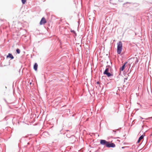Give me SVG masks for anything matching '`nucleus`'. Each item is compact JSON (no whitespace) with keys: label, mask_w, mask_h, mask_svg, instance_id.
Instances as JSON below:
<instances>
[{"label":"nucleus","mask_w":152,"mask_h":152,"mask_svg":"<svg viewBox=\"0 0 152 152\" xmlns=\"http://www.w3.org/2000/svg\"><path fill=\"white\" fill-rule=\"evenodd\" d=\"M122 43L121 41H119L117 43V53L118 54H121L122 50Z\"/></svg>","instance_id":"f257e3e1"},{"label":"nucleus","mask_w":152,"mask_h":152,"mask_svg":"<svg viewBox=\"0 0 152 152\" xmlns=\"http://www.w3.org/2000/svg\"><path fill=\"white\" fill-rule=\"evenodd\" d=\"M106 146L108 148H114L115 147V145L114 143H110L108 142L106 145Z\"/></svg>","instance_id":"f03ea898"},{"label":"nucleus","mask_w":152,"mask_h":152,"mask_svg":"<svg viewBox=\"0 0 152 152\" xmlns=\"http://www.w3.org/2000/svg\"><path fill=\"white\" fill-rule=\"evenodd\" d=\"M46 22L45 19L44 18H42L40 21L39 24L40 25L45 24Z\"/></svg>","instance_id":"7ed1b4c3"},{"label":"nucleus","mask_w":152,"mask_h":152,"mask_svg":"<svg viewBox=\"0 0 152 152\" xmlns=\"http://www.w3.org/2000/svg\"><path fill=\"white\" fill-rule=\"evenodd\" d=\"M107 142H108L105 140H100V143L102 145H105L106 146V145L107 144Z\"/></svg>","instance_id":"20e7f679"},{"label":"nucleus","mask_w":152,"mask_h":152,"mask_svg":"<svg viewBox=\"0 0 152 152\" xmlns=\"http://www.w3.org/2000/svg\"><path fill=\"white\" fill-rule=\"evenodd\" d=\"M7 58L10 57L11 59H13L14 58L13 56L12 55L11 53H9L8 55L7 56Z\"/></svg>","instance_id":"39448f33"},{"label":"nucleus","mask_w":152,"mask_h":152,"mask_svg":"<svg viewBox=\"0 0 152 152\" xmlns=\"http://www.w3.org/2000/svg\"><path fill=\"white\" fill-rule=\"evenodd\" d=\"M145 135H142L139 138V139L138 140L137 142H139L140 141L144 138Z\"/></svg>","instance_id":"423d86ee"},{"label":"nucleus","mask_w":152,"mask_h":152,"mask_svg":"<svg viewBox=\"0 0 152 152\" xmlns=\"http://www.w3.org/2000/svg\"><path fill=\"white\" fill-rule=\"evenodd\" d=\"M127 63V62H126L120 68V71H123L124 69L125 64Z\"/></svg>","instance_id":"0eeeda50"},{"label":"nucleus","mask_w":152,"mask_h":152,"mask_svg":"<svg viewBox=\"0 0 152 152\" xmlns=\"http://www.w3.org/2000/svg\"><path fill=\"white\" fill-rule=\"evenodd\" d=\"M38 67V65L37 63H35L34 66V69L36 71L37 70Z\"/></svg>","instance_id":"6e6552de"},{"label":"nucleus","mask_w":152,"mask_h":152,"mask_svg":"<svg viewBox=\"0 0 152 152\" xmlns=\"http://www.w3.org/2000/svg\"><path fill=\"white\" fill-rule=\"evenodd\" d=\"M109 70V68H106V69H105L104 72V74H105L109 72H108Z\"/></svg>","instance_id":"1a4fd4ad"},{"label":"nucleus","mask_w":152,"mask_h":152,"mask_svg":"<svg viewBox=\"0 0 152 152\" xmlns=\"http://www.w3.org/2000/svg\"><path fill=\"white\" fill-rule=\"evenodd\" d=\"M104 75H106L108 77H110V76H111L112 75L110 73L108 72L107 73L105 74Z\"/></svg>","instance_id":"9d476101"},{"label":"nucleus","mask_w":152,"mask_h":152,"mask_svg":"<svg viewBox=\"0 0 152 152\" xmlns=\"http://www.w3.org/2000/svg\"><path fill=\"white\" fill-rule=\"evenodd\" d=\"M119 130L118 129H117L116 130H113V133L114 134H116V131H119Z\"/></svg>","instance_id":"9b49d317"},{"label":"nucleus","mask_w":152,"mask_h":152,"mask_svg":"<svg viewBox=\"0 0 152 152\" xmlns=\"http://www.w3.org/2000/svg\"><path fill=\"white\" fill-rule=\"evenodd\" d=\"M16 52L18 54H19L20 53V50L19 49H16Z\"/></svg>","instance_id":"f8f14e48"},{"label":"nucleus","mask_w":152,"mask_h":152,"mask_svg":"<svg viewBox=\"0 0 152 152\" xmlns=\"http://www.w3.org/2000/svg\"><path fill=\"white\" fill-rule=\"evenodd\" d=\"M23 4H25L26 2V0H21Z\"/></svg>","instance_id":"ddd939ff"},{"label":"nucleus","mask_w":152,"mask_h":152,"mask_svg":"<svg viewBox=\"0 0 152 152\" xmlns=\"http://www.w3.org/2000/svg\"><path fill=\"white\" fill-rule=\"evenodd\" d=\"M71 32H73L74 33H75V31H74V30H73V31H71Z\"/></svg>","instance_id":"4468645a"},{"label":"nucleus","mask_w":152,"mask_h":152,"mask_svg":"<svg viewBox=\"0 0 152 152\" xmlns=\"http://www.w3.org/2000/svg\"><path fill=\"white\" fill-rule=\"evenodd\" d=\"M152 118V117H151L148 118L146 119L148 120V118Z\"/></svg>","instance_id":"2eb2a0df"},{"label":"nucleus","mask_w":152,"mask_h":152,"mask_svg":"<svg viewBox=\"0 0 152 152\" xmlns=\"http://www.w3.org/2000/svg\"><path fill=\"white\" fill-rule=\"evenodd\" d=\"M124 79L125 80H127V78H124Z\"/></svg>","instance_id":"dca6fc26"},{"label":"nucleus","mask_w":152,"mask_h":152,"mask_svg":"<svg viewBox=\"0 0 152 152\" xmlns=\"http://www.w3.org/2000/svg\"><path fill=\"white\" fill-rule=\"evenodd\" d=\"M140 118H141L142 119H144L143 118H142L141 117H140Z\"/></svg>","instance_id":"f3484780"},{"label":"nucleus","mask_w":152,"mask_h":152,"mask_svg":"<svg viewBox=\"0 0 152 152\" xmlns=\"http://www.w3.org/2000/svg\"><path fill=\"white\" fill-rule=\"evenodd\" d=\"M99 82H97V83L98 84H99Z\"/></svg>","instance_id":"a211bd4d"},{"label":"nucleus","mask_w":152,"mask_h":152,"mask_svg":"<svg viewBox=\"0 0 152 152\" xmlns=\"http://www.w3.org/2000/svg\"><path fill=\"white\" fill-rule=\"evenodd\" d=\"M107 66H108V67H110L109 66H107Z\"/></svg>","instance_id":"6ab92c4d"}]
</instances>
